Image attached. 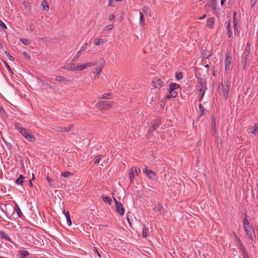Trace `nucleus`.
<instances>
[{"instance_id": "nucleus-15", "label": "nucleus", "mask_w": 258, "mask_h": 258, "mask_svg": "<svg viewBox=\"0 0 258 258\" xmlns=\"http://www.w3.org/2000/svg\"><path fill=\"white\" fill-rule=\"evenodd\" d=\"M0 237L2 239H4L8 241H11V239L4 231H0Z\"/></svg>"}, {"instance_id": "nucleus-19", "label": "nucleus", "mask_w": 258, "mask_h": 258, "mask_svg": "<svg viewBox=\"0 0 258 258\" xmlns=\"http://www.w3.org/2000/svg\"><path fill=\"white\" fill-rule=\"evenodd\" d=\"M18 253L21 258H26L30 254L28 251L25 250H19Z\"/></svg>"}, {"instance_id": "nucleus-26", "label": "nucleus", "mask_w": 258, "mask_h": 258, "mask_svg": "<svg viewBox=\"0 0 258 258\" xmlns=\"http://www.w3.org/2000/svg\"><path fill=\"white\" fill-rule=\"evenodd\" d=\"M177 93L176 92V91H174L173 92H169V94H168L166 97L168 99H170L171 98H174L177 96Z\"/></svg>"}, {"instance_id": "nucleus-16", "label": "nucleus", "mask_w": 258, "mask_h": 258, "mask_svg": "<svg viewBox=\"0 0 258 258\" xmlns=\"http://www.w3.org/2000/svg\"><path fill=\"white\" fill-rule=\"evenodd\" d=\"M55 80L59 82H65L66 83L70 82V80L67 79L66 77L61 76H56L55 77Z\"/></svg>"}, {"instance_id": "nucleus-40", "label": "nucleus", "mask_w": 258, "mask_h": 258, "mask_svg": "<svg viewBox=\"0 0 258 258\" xmlns=\"http://www.w3.org/2000/svg\"><path fill=\"white\" fill-rule=\"evenodd\" d=\"M20 41L25 45H28L30 44V42L27 39H21Z\"/></svg>"}, {"instance_id": "nucleus-33", "label": "nucleus", "mask_w": 258, "mask_h": 258, "mask_svg": "<svg viewBox=\"0 0 258 258\" xmlns=\"http://www.w3.org/2000/svg\"><path fill=\"white\" fill-rule=\"evenodd\" d=\"M14 126H15V127L16 130H18L19 133L21 134V131L22 130H25V128H23L22 127L20 126V124L17 122V123H15V124H14Z\"/></svg>"}, {"instance_id": "nucleus-21", "label": "nucleus", "mask_w": 258, "mask_h": 258, "mask_svg": "<svg viewBox=\"0 0 258 258\" xmlns=\"http://www.w3.org/2000/svg\"><path fill=\"white\" fill-rule=\"evenodd\" d=\"M62 68L70 71H76V65L73 63H70L68 64L67 67Z\"/></svg>"}, {"instance_id": "nucleus-50", "label": "nucleus", "mask_w": 258, "mask_h": 258, "mask_svg": "<svg viewBox=\"0 0 258 258\" xmlns=\"http://www.w3.org/2000/svg\"><path fill=\"white\" fill-rule=\"evenodd\" d=\"M5 54H6V55L8 57H9V59H10V60H14V57H13V56H12L10 54V53H9L8 52L6 51V52H5Z\"/></svg>"}, {"instance_id": "nucleus-41", "label": "nucleus", "mask_w": 258, "mask_h": 258, "mask_svg": "<svg viewBox=\"0 0 258 258\" xmlns=\"http://www.w3.org/2000/svg\"><path fill=\"white\" fill-rule=\"evenodd\" d=\"M175 77H176V79L177 80H180V79H181L182 78L183 75H182V74L181 73H180V72H179V73L177 72V73H176Z\"/></svg>"}, {"instance_id": "nucleus-46", "label": "nucleus", "mask_w": 258, "mask_h": 258, "mask_svg": "<svg viewBox=\"0 0 258 258\" xmlns=\"http://www.w3.org/2000/svg\"><path fill=\"white\" fill-rule=\"evenodd\" d=\"M82 53V51L79 50L77 53L76 54V55L74 56V57L73 58V59H72V61H75V60L76 59H77L80 55V54H81Z\"/></svg>"}, {"instance_id": "nucleus-36", "label": "nucleus", "mask_w": 258, "mask_h": 258, "mask_svg": "<svg viewBox=\"0 0 258 258\" xmlns=\"http://www.w3.org/2000/svg\"><path fill=\"white\" fill-rule=\"evenodd\" d=\"M39 80L41 83V87H43L45 89H47L48 87L49 86V85L48 84V83H47L44 80H41V79H39Z\"/></svg>"}, {"instance_id": "nucleus-7", "label": "nucleus", "mask_w": 258, "mask_h": 258, "mask_svg": "<svg viewBox=\"0 0 258 258\" xmlns=\"http://www.w3.org/2000/svg\"><path fill=\"white\" fill-rule=\"evenodd\" d=\"M244 230L251 241L255 240L254 230L251 226L244 228Z\"/></svg>"}, {"instance_id": "nucleus-23", "label": "nucleus", "mask_w": 258, "mask_h": 258, "mask_svg": "<svg viewBox=\"0 0 258 258\" xmlns=\"http://www.w3.org/2000/svg\"><path fill=\"white\" fill-rule=\"evenodd\" d=\"M24 177L22 175H20L16 180V184L18 185H22L24 181Z\"/></svg>"}, {"instance_id": "nucleus-11", "label": "nucleus", "mask_w": 258, "mask_h": 258, "mask_svg": "<svg viewBox=\"0 0 258 258\" xmlns=\"http://www.w3.org/2000/svg\"><path fill=\"white\" fill-rule=\"evenodd\" d=\"M198 84H199V91L202 92V90H206L207 89L206 83L202 79L198 78Z\"/></svg>"}, {"instance_id": "nucleus-9", "label": "nucleus", "mask_w": 258, "mask_h": 258, "mask_svg": "<svg viewBox=\"0 0 258 258\" xmlns=\"http://www.w3.org/2000/svg\"><path fill=\"white\" fill-rule=\"evenodd\" d=\"M248 52H243L241 56V63L243 69L245 70L247 64V57L249 55Z\"/></svg>"}, {"instance_id": "nucleus-60", "label": "nucleus", "mask_w": 258, "mask_h": 258, "mask_svg": "<svg viewBox=\"0 0 258 258\" xmlns=\"http://www.w3.org/2000/svg\"><path fill=\"white\" fill-rule=\"evenodd\" d=\"M256 1V0H250L251 7H253L255 5Z\"/></svg>"}, {"instance_id": "nucleus-30", "label": "nucleus", "mask_w": 258, "mask_h": 258, "mask_svg": "<svg viewBox=\"0 0 258 258\" xmlns=\"http://www.w3.org/2000/svg\"><path fill=\"white\" fill-rule=\"evenodd\" d=\"M41 6L44 10H48L49 9V6L45 0H43L41 2Z\"/></svg>"}, {"instance_id": "nucleus-24", "label": "nucleus", "mask_w": 258, "mask_h": 258, "mask_svg": "<svg viewBox=\"0 0 258 258\" xmlns=\"http://www.w3.org/2000/svg\"><path fill=\"white\" fill-rule=\"evenodd\" d=\"M244 217L245 218L243 220V227L244 228H246L247 227L250 226L249 221L247 220V216L246 215V213L244 214Z\"/></svg>"}, {"instance_id": "nucleus-47", "label": "nucleus", "mask_w": 258, "mask_h": 258, "mask_svg": "<svg viewBox=\"0 0 258 258\" xmlns=\"http://www.w3.org/2000/svg\"><path fill=\"white\" fill-rule=\"evenodd\" d=\"M35 25L33 24V23H31L29 25V29L31 31H33L35 30Z\"/></svg>"}, {"instance_id": "nucleus-14", "label": "nucleus", "mask_w": 258, "mask_h": 258, "mask_svg": "<svg viewBox=\"0 0 258 258\" xmlns=\"http://www.w3.org/2000/svg\"><path fill=\"white\" fill-rule=\"evenodd\" d=\"M212 134L213 135L216 133L217 129H216V119L214 116H212Z\"/></svg>"}, {"instance_id": "nucleus-10", "label": "nucleus", "mask_w": 258, "mask_h": 258, "mask_svg": "<svg viewBox=\"0 0 258 258\" xmlns=\"http://www.w3.org/2000/svg\"><path fill=\"white\" fill-rule=\"evenodd\" d=\"M143 172L150 178H154L155 179L156 176L155 173L151 170H148L147 167L143 170Z\"/></svg>"}, {"instance_id": "nucleus-44", "label": "nucleus", "mask_w": 258, "mask_h": 258, "mask_svg": "<svg viewBox=\"0 0 258 258\" xmlns=\"http://www.w3.org/2000/svg\"><path fill=\"white\" fill-rule=\"evenodd\" d=\"M142 11L144 13L147 14L149 13V9L147 7L144 6L142 8Z\"/></svg>"}, {"instance_id": "nucleus-35", "label": "nucleus", "mask_w": 258, "mask_h": 258, "mask_svg": "<svg viewBox=\"0 0 258 258\" xmlns=\"http://www.w3.org/2000/svg\"><path fill=\"white\" fill-rule=\"evenodd\" d=\"M238 240H239V244L240 245V248H241V250L242 252V253H245V252H246V250L245 249V248H244V247L243 246L241 240H240L239 238L238 237Z\"/></svg>"}, {"instance_id": "nucleus-56", "label": "nucleus", "mask_w": 258, "mask_h": 258, "mask_svg": "<svg viewBox=\"0 0 258 258\" xmlns=\"http://www.w3.org/2000/svg\"><path fill=\"white\" fill-rule=\"evenodd\" d=\"M87 46V43H85V44H84V45L82 46L81 48V50L80 51H81L82 52L84 50H85V49L86 48Z\"/></svg>"}, {"instance_id": "nucleus-25", "label": "nucleus", "mask_w": 258, "mask_h": 258, "mask_svg": "<svg viewBox=\"0 0 258 258\" xmlns=\"http://www.w3.org/2000/svg\"><path fill=\"white\" fill-rule=\"evenodd\" d=\"M102 199L105 203H108L109 205H110L112 203V200L110 197H105L104 195L102 196Z\"/></svg>"}, {"instance_id": "nucleus-53", "label": "nucleus", "mask_w": 258, "mask_h": 258, "mask_svg": "<svg viewBox=\"0 0 258 258\" xmlns=\"http://www.w3.org/2000/svg\"><path fill=\"white\" fill-rule=\"evenodd\" d=\"M0 26L4 29H7L6 24L0 20Z\"/></svg>"}, {"instance_id": "nucleus-20", "label": "nucleus", "mask_w": 258, "mask_h": 258, "mask_svg": "<svg viewBox=\"0 0 258 258\" xmlns=\"http://www.w3.org/2000/svg\"><path fill=\"white\" fill-rule=\"evenodd\" d=\"M157 208V211L158 212L157 215H160L164 213V208H163L162 205L161 203H158Z\"/></svg>"}, {"instance_id": "nucleus-49", "label": "nucleus", "mask_w": 258, "mask_h": 258, "mask_svg": "<svg viewBox=\"0 0 258 258\" xmlns=\"http://www.w3.org/2000/svg\"><path fill=\"white\" fill-rule=\"evenodd\" d=\"M114 27V26L112 24L108 25L105 27L106 29L108 31L111 30Z\"/></svg>"}, {"instance_id": "nucleus-8", "label": "nucleus", "mask_w": 258, "mask_h": 258, "mask_svg": "<svg viewBox=\"0 0 258 258\" xmlns=\"http://www.w3.org/2000/svg\"><path fill=\"white\" fill-rule=\"evenodd\" d=\"M140 172L141 170L140 169H137V168L136 167H133L131 169L129 173V175L131 182L133 181L134 176H137L139 173Z\"/></svg>"}, {"instance_id": "nucleus-18", "label": "nucleus", "mask_w": 258, "mask_h": 258, "mask_svg": "<svg viewBox=\"0 0 258 258\" xmlns=\"http://www.w3.org/2000/svg\"><path fill=\"white\" fill-rule=\"evenodd\" d=\"M214 23V18H208L207 20V26L209 28H212Z\"/></svg>"}, {"instance_id": "nucleus-6", "label": "nucleus", "mask_w": 258, "mask_h": 258, "mask_svg": "<svg viewBox=\"0 0 258 258\" xmlns=\"http://www.w3.org/2000/svg\"><path fill=\"white\" fill-rule=\"evenodd\" d=\"M152 86L156 88H160L164 85V83L160 78L155 77L152 80Z\"/></svg>"}, {"instance_id": "nucleus-2", "label": "nucleus", "mask_w": 258, "mask_h": 258, "mask_svg": "<svg viewBox=\"0 0 258 258\" xmlns=\"http://www.w3.org/2000/svg\"><path fill=\"white\" fill-rule=\"evenodd\" d=\"M229 87L227 84L224 85L222 83H220L219 85V93L223 95L225 99H227L229 95Z\"/></svg>"}, {"instance_id": "nucleus-3", "label": "nucleus", "mask_w": 258, "mask_h": 258, "mask_svg": "<svg viewBox=\"0 0 258 258\" xmlns=\"http://www.w3.org/2000/svg\"><path fill=\"white\" fill-rule=\"evenodd\" d=\"M113 201L115 203V208L116 212L120 215L123 216L125 212V209L123 207L122 204L118 202L115 198H113Z\"/></svg>"}, {"instance_id": "nucleus-27", "label": "nucleus", "mask_w": 258, "mask_h": 258, "mask_svg": "<svg viewBox=\"0 0 258 258\" xmlns=\"http://www.w3.org/2000/svg\"><path fill=\"white\" fill-rule=\"evenodd\" d=\"M104 157H105V156H104V155H99L97 156L96 159H95V160L94 161V163L95 164H99L100 160L104 158Z\"/></svg>"}, {"instance_id": "nucleus-22", "label": "nucleus", "mask_w": 258, "mask_h": 258, "mask_svg": "<svg viewBox=\"0 0 258 258\" xmlns=\"http://www.w3.org/2000/svg\"><path fill=\"white\" fill-rule=\"evenodd\" d=\"M15 211L16 212V213H17L19 217L21 218L23 216V214L21 212L20 208L17 204H15Z\"/></svg>"}, {"instance_id": "nucleus-12", "label": "nucleus", "mask_w": 258, "mask_h": 258, "mask_svg": "<svg viewBox=\"0 0 258 258\" xmlns=\"http://www.w3.org/2000/svg\"><path fill=\"white\" fill-rule=\"evenodd\" d=\"M232 58L230 56L227 54L226 59L225 60V69L228 70L229 69V67L231 65Z\"/></svg>"}, {"instance_id": "nucleus-55", "label": "nucleus", "mask_w": 258, "mask_h": 258, "mask_svg": "<svg viewBox=\"0 0 258 258\" xmlns=\"http://www.w3.org/2000/svg\"><path fill=\"white\" fill-rule=\"evenodd\" d=\"M108 19L110 21H113L115 19V16L113 14H110L109 15Z\"/></svg>"}, {"instance_id": "nucleus-54", "label": "nucleus", "mask_w": 258, "mask_h": 258, "mask_svg": "<svg viewBox=\"0 0 258 258\" xmlns=\"http://www.w3.org/2000/svg\"><path fill=\"white\" fill-rule=\"evenodd\" d=\"M234 33L235 34H236L237 33L238 34V26H237V24H235V25H234Z\"/></svg>"}, {"instance_id": "nucleus-32", "label": "nucleus", "mask_w": 258, "mask_h": 258, "mask_svg": "<svg viewBox=\"0 0 258 258\" xmlns=\"http://www.w3.org/2000/svg\"><path fill=\"white\" fill-rule=\"evenodd\" d=\"M85 69V66L84 64H80L78 63L76 64V71H82Z\"/></svg>"}, {"instance_id": "nucleus-42", "label": "nucleus", "mask_w": 258, "mask_h": 258, "mask_svg": "<svg viewBox=\"0 0 258 258\" xmlns=\"http://www.w3.org/2000/svg\"><path fill=\"white\" fill-rule=\"evenodd\" d=\"M170 87L173 88V89H176L179 87V85L176 83H171L170 84Z\"/></svg>"}, {"instance_id": "nucleus-28", "label": "nucleus", "mask_w": 258, "mask_h": 258, "mask_svg": "<svg viewBox=\"0 0 258 258\" xmlns=\"http://www.w3.org/2000/svg\"><path fill=\"white\" fill-rule=\"evenodd\" d=\"M149 233V229L146 226H144L142 230V235L143 237H146L147 236Z\"/></svg>"}, {"instance_id": "nucleus-62", "label": "nucleus", "mask_w": 258, "mask_h": 258, "mask_svg": "<svg viewBox=\"0 0 258 258\" xmlns=\"http://www.w3.org/2000/svg\"><path fill=\"white\" fill-rule=\"evenodd\" d=\"M67 127L68 130V132H69L72 128H74V125L72 124L69 126H68Z\"/></svg>"}, {"instance_id": "nucleus-39", "label": "nucleus", "mask_w": 258, "mask_h": 258, "mask_svg": "<svg viewBox=\"0 0 258 258\" xmlns=\"http://www.w3.org/2000/svg\"><path fill=\"white\" fill-rule=\"evenodd\" d=\"M253 130L252 131V133L255 135L258 132V123H255Z\"/></svg>"}, {"instance_id": "nucleus-58", "label": "nucleus", "mask_w": 258, "mask_h": 258, "mask_svg": "<svg viewBox=\"0 0 258 258\" xmlns=\"http://www.w3.org/2000/svg\"><path fill=\"white\" fill-rule=\"evenodd\" d=\"M205 90H202V92H200V94L201 95V97L200 98V100L202 99V98L204 97V94H205Z\"/></svg>"}, {"instance_id": "nucleus-51", "label": "nucleus", "mask_w": 258, "mask_h": 258, "mask_svg": "<svg viewBox=\"0 0 258 258\" xmlns=\"http://www.w3.org/2000/svg\"><path fill=\"white\" fill-rule=\"evenodd\" d=\"M199 107L202 114H204V108L201 104H199Z\"/></svg>"}, {"instance_id": "nucleus-34", "label": "nucleus", "mask_w": 258, "mask_h": 258, "mask_svg": "<svg viewBox=\"0 0 258 258\" xmlns=\"http://www.w3.org/2000/svg\"><path fill=\"white\" fill-rule=\"evenodd\" d=\"M140 23L142 25H144L145 24L144 15L142 12H140Z\"/></svg>"}, {"instance_id": "nucleus-52", "label": "nucleus", "mask_w": 258, "mask_h": 258, "mask_svg": "<svg viewBox=\"0 0 258 258\" xmlns=\"http://www.w3.org/2000/svg\"><path fill=\"white\" fill-rule=\"evenodd\" d=\"M236 12H235L234 13V16H233V24H234V25H235V24H237V22L236 19Z\"/></svg>"}, {"instance_id": "nucleus-4", "label": "nucleus", "mask_w": 258, "mask_h": 258, "mask_svg": "<svg viewBox=\"0 0 258 258\" xmlns=\"http://www.w3.org/2000/svg\"><path fill=\"white\" fill-rule=\"evenodd\" d=\"M21 134L29 142H33L35 141V136L31 134L26 128L22 130Z\"/></svg>"}, {"instance_id": "nucleus-43", "label": "nucleus", "mask_w": 258, "mask_h": 258, "mask_svg": "<svg viewBox=\"0 0 258 258\" xmlns=\"http://www.w3.org/2000/svg\"><path fill=\"white\" fill-rule=\"evenodd\" d=\"M250 49V45L249 42H247L246 44V47L245 48V50L244 52H248L249 54Z\"/></svg>"}, {"instance_id": "nucleus-37", "label": "nucleus", "mask_w": 258, "mask_h": 258, "mask_svg": "<svg viewBox=\"0 0 258 258\" xmlns=\"http://www.w3.org/2000/svg\"><path fill=\"white\" fill-rule=\"evenodd\" d=\"M110 96H111V93H105L104 94L102 95L101 96H99L98 98L101 99H109V97Z\"/></svg>"}, {"instance_id": "nucleus-5", "label": "nucleus", "mask_w": 258, "mask_h": 258, "mask_svg": "<svg viewBox=\"0 0 258 258\" xmlns=\"http://www.w3.org/2000/svg\"><path fill=\"white\" fill-rule=\"evenodd\" d=\"M101 60V62L100 63L98 66L95 69V71L93 72L94 74V78L95 80H96L99 78L100 74L102 72V70L104 67L105 64V60H104L103 58H102Z\"/></svg>"}, {"instance_id": "nucleus-48", "label": "nucleus", "mask_w": 258, "mask_h": 258, "mask_svg": "<svg viewBox=\"0 0 258 258\" xmlns=\"http://www.w3.org/2000/svg\"><path fill=\"white\" fill-rule=\"evenodd\" d=\"M211 53H209L208 54H207L206 53H205V51H204L202 53V56L203 57V58H208L210 56H211Z\"/></svg>"}, {"instance_id": "nucleus-29", "label": "nucleus", "mask_w": 258, "mask_h": 258, "mask_svg": "<svg viewBox=\"0 0 258 258\" xmlns=\"http://www.w3.org/2000/svg\"><path fill=\"white\" fill-rule=\"evenodd\" d=\"M94 43L96 45H102L103 44V40L101 38H97L94 40Z\"/></svg>"}, {"instance_id": "nucleus-45", "label": "nucleus", "mask_w": 258, "mask_h": 258, "mask_svg": "<svg viewBox=\"0 0 258 258\" xmlns=\"http://www.w3.org/2000/svg\"><path fill=\"white\" fill-rule=\"evenodd\" d=\"M61 176L64 177H68L69 176L71 175V173L69 172H63L61 174Z\"/></svg>"}, {"instance_id": "nucleus-61", "label": "nucleus", "mask_w": 258, "mask_h": 258, "mask_svg": "<svg viewBox=\"0 0 258 258\" xmlns=\"http://www.w3.org/2000/svg\"><path fill=\"white\" fill-rule=\"evenodd\" d=\"M227 31H229V30H231V28H230V21H228V23H227Z\"/></svg>"}, {"instance_id": "nucleus-1", "label": "nucleus", "mask_w": 258, "mask_h": 258, "mask_svg": "<svg viewBox=\"0 0 258 258\" xmlns=\"http://www.w3.org/2000/svg\"><path fill=\"white\" fill-rule=\"evenodd\" d=\"M114 102L109 101H99L96 104V108L100 110H108L112 107Z\"/></svg>"}, {"instance_id": "nucleus-13", "label": "nucleus", "mask_w": 258, "mask_h": 258, "mask_svg": "<svg viewBox=\"0 0 258 258\" xmlns=\"http://www.w3.org/2000/svg\"><path fill=\"white\" fill-rule=\"evenodd\" d=\"M160 123L158 121H155L153 122V123L152 124V125L150 126L149 132L152 133L153 131H154L157 128L159 127L160 126Z\"/></svg>"}, {"instance_id": "nucleus-64", "label": "nucleus", "mask_w": 258, "mask_h": 258, "mask_svg": "<svg viewBox=\"0 0 258 258\" xmlns=\"http://www.w3.org/2000/svg\"><path fill=\"white\" fill-rule=\"evenodd\" d=\"M243 258H249L247 252L245 253H243Z\"/></svg>"}, {"instance_id": "nucleus-57", "label": "nucleus", "mask_w": 258, "mask_h": 258, "mask_svg": "<svg viewBox=\"0 0 258 258\" xmlns=\"http://www.w3.org/2000/svg\"><path fill=\"white\" fill-rule=\"evenodd\" d=\"M130 213H127V215H126V219H127V221L128 222V223L130 225V226H131V222L130 221Z\"/></svg>"}, {"instance_id": "nucleus-63", "label": "nucleus", "mask_w": 258, "mask_h": 258, "mask_svg": "<svg viewBox=\"0 0 258 258\" xmlns=\"http://www.w3.org/2000/svg\"><path fill=\"white\" fill-rule=\"evenodd\" d=\"M0 112L2 114H4L6 113L5 109L1 106H0Z\"/></svg>"}, {"instance_id": "nucleus-38", "label": "nucleus", "mask_w": 258, "mask_h": 258, "mask_svg": "<svg viewBox=\"0 0 258 258\" xmlns=\"http://www.w3.org/2000/svg\"><path fill=\"white\" fill-rule=\"evenodd\" d=\"M97 64V62H86L85 63H84V66H85V69L86 68H88V67H93L95 65H96Z\"/></svg>"}, {"instance_id": "nucleus-17", "label": "nucleus", "mask_w": 258, "mask_h": 258, "mask_svg": "<svg viewBox=\"0 0 258 258\" xmlns=\"http://www.w3.org/2000/svg\"><path fill=\"white\" fill-rule=\"evenodd\" d=\"M62 211H63V213L64 214V216L66 218L67 223H68V225L69 226L71 225L72 222H71V218L70 217L69 212H68V211L66 212L64 209H63Z\"/></svg>"}, {"instance_id": "nucleus-31", "label": "nucleus", "mask_w": 258, "mask_h": 258, "mask_svg": "<svg viewBox=\"0 0 258 258\" xmlns=\"http://www.w3.org/2000/svg\"><path fill=\"white\" fill-rule=\"evenodd\" d=\"M56 131L58 132H65L68 133V130L67 127H56Z\"/></svg>"}, {"instance_id": "nucleus-59", "label": "nucleus", "mask_w": 258, "mask_h": 258, "mask_svg": "<svg viewBox=\"0 0 258 258\" xmlns=\"http://www.w3.org/2000/svg\"><path fill=\"white\" fill-rule=\"evenodd\" d=\"M94 251L97 254V255L99 256V257H101V255L99 252V251H98L96 247H94Z\"/></svg>"}]
</instances>
